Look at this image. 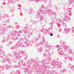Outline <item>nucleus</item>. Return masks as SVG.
Masks as SVG:
<instances>
[{
  "instance_id": "37",
  "label": "nucleus",
  "mask_w": 74,
  "mask_h": 74,
  "mask_svg": "<svg viewBox=\"0 0 74 74\" xmlns=\"http://www.w3.org/2000/svg\"><path fill=\"white\" fill-rule=\"evenodd\" d=\"M7 28H12V27H11V25H9L7 27Z\"/></svg>"
},
{
  "instance_id": "11",
  "label": "nucleus",
  "mask_w": 74,
  "mask_h": 74,
  "mask_svg": "<svg viewBox=\"0 0 74 74\" xmlns=\"http://www.w3.org/2000/svg\"><path fill=\"white\" fill-rule=\"evenodd\" d=\"M0 31L1 32V34H4V31H5V29L3 27H0Z\"/></svg>"
},
{
  "instance_id": "53",
  "label": "nucleus",
  "mask_w": 74,
  "mask_h": 74,
  "mask_svg": "<svg viewBox=\"0 0 74 74\" xmlns=\"http://www.w3.org/2000/svg\"><path fill=\"white\" fill-rule=\"evenodd\" d=\"M23 64L24 66H25L26 65V64H25V63H24Z\"/></svg>"
},
{
  "instance_id": "16",
  "label": "nucleus",
  "mask_w": 74,
  "mask_h": 74,
  "mask_svg": "<svg viewBox=\"0 0 74 74\" xmlns=\"http://www.w3.org/2000/svg\"><path fill=\"white\" fill-rule=\"evenodd\" d=\"M41 32H43L44 33H47L48 30L46 29H41Z\"/></svg>"
},
{
  "instance_id": "38",
  "label": "nucleus",
  "mask_w": 74,
  "mask_h": 74,
  "mask_svg": "<svg viewBox=\"0 0 74 74\" xmlns=\"http://www.w3.org/2000/svg\"><path fill=\"white\" fill-rule=\"evenodd\" d=\"M22 63H23V60H22L21 61V62H20L18 64H19V65L20 64H22Z\"/></svg>"
},
{
  "instance_id": "10",
  "label": "nucleus",
  "mask_w": 74,
  "mask_h": 74,
  "mask_svg": "<svg viewBox=\"0 0 74 74\" xmlns=\"http://www.w3.org/2000/svg\"><path fill=\"white\" fill-rule=\"evenodd\" d=\"M48 44V42H45L44 43L45 45H46L47 47L46 49L48 48L49 49H51V48L52 46L51 45H47V44Z\"/></svg>"
},
{
  "instance_id": "48",
  "label": "nucleus",
  "mask_w": 74,
  "mask_h": 74,
  "mask_svg": "<svg viewBox=\"0 0 74 74\" xmlns=\"http://www.w3.org/2000/svg\"><path fill=\"white\" fill-rule=\"evenodd\" d=\"M59 31L60 32H61L62 31V29H59Z\"/></svg>"
},
{
  "instance_id": "6",
  "label": "nucleus",
  "mask_w": 74,
  "mask_h": 74,
  "mask_svg": "<svg viewBox=\"0 0 74 74\" xmlns=\"http://www.w3.org/2000/svg\"><path fill=\"white\" fill-rule=\"evenodd\" d=\"M52 65L53 66H57V68L58 69H61L62 68V63L60 62H56L53 61L52 62Z\"/></svg>"
},
{
  "instance_id": "17",
  "label": "nucleus",
  "mask_w": 74,
  "mask_h": 74,
  "mask_svg": "<svg viewBox=\"0 0 74 74\" xmlns=\"http://www.w3.org/2000/svg\"><path fill=\"white\" fill-rule=\"evenodd\" d=\"M45 42V40L43 39L42 41L40 43L38 44V45H43V44H44Z\"/></svg>"
},
{
  "instance_id": "7",
  "label": "nucleus",
  "mask_w": 74,
  "mask_h": 74,
  "mask_svg": "<svg viewBox=\"0 0 74 74\" xmlns=\"http://www.w3.org/2000/svg\"><path fill=\"white\" fill-rule=\"evenodd\" d=\"M64 15L65 17V18H63V20L64 21H66V22L67 21L70 20V18L69 17L67 16V13H64Z\"/></svg>"
},
{
  "instance_id": "25",
  "label": "nucleus",
  "mask_w": 74,
  "mask_h": 74,
  "mask_svg": "<svg viewBox=\"0 0 74 74\" xmlns=\"http://www.w3.org/2000/svg\"><path fill=\"white\" fill-rule=\"evenodd\" d=\"M43 50V49L42 48L40 47L38 51V52H41Z\"/></svg>"
},
{
  "instance_id": "40",
  "label": "nucleus",
  "mask_w": 74,
  "mask_h": 74,
  "mask_svg": "<svg viewBox=\"0 0 74 74\" xmlns=\"http://www.w3.org/2000/svg\"><path fill=\"white\" fill-rule=\"evenodd\" d=\"M32 11H33V9H32V8H31L29 10V12H32Z\"/></svg>"
},
{
  "instance_id": "13",
  "label": "nucleus",
  "mask_w": 74,
  "mask_h": 74,
  "mask_svg": "<svg viewBox=\"0 0 74 74\" xmlns=\"http://www.w3.org/2000/svg\"><path fill=\"white\" fill-rule=\"evenodd\" d=\"M45 54L43 55V56L44 57H46V56L47 55H49V53L48 50H45Z\"/></svg>"
},
{
  "instance_id": "41",
  "label": "nucleus",
  "mask_w": 74,
  "mask_h": 74,
  "mask_svg": "<svg viewBox=\"0 0 74 74\" xmlns=\"http://www.w3.org/2000/svg\"><path fill=\"white\" fill-rule=\"evenodd\" d=\"M47 59H48V60H49V61L50 60H51V58H50V57H49V56L48 58H47Z\"/></svg>"
},
{
  "instance_id": "60",
  "label": "nucleus",
  "mask_w": 74,
  "mask_h": 74,
  "mask_svg": "<svg viewBox=\"0 0 74 74\" xmlns=\"http://www.w3.org/2000/svg\"><path fill=\"white\" fill-rule=\"evenodd\" d=\"M24 38H25V39H26V37H25Z\"/></svg>"
},
{
  "instance_id": "61",
  "label": "nucleus",
  "mask_w": 74,
  "mask_h": 74,
  "mask_svg": "<svg viewBox=\"0 0 74 74\" xmlns=\"http://www.w3.org/2000/svg\"><path fill=\"white\" fill-rule=\"evenodd\" d=\"M40 37V35H39V38H41Z\"/></svg>"
},
{
  "instance_id": "46",
  "label": "nucleus",
  "mask_w": 74,
  "mask_h": 74,
  "mask_svg": "<svg viewBox=\"0 0 74 74\" xmlns=\"http://www.w3.org/2000/svg\"><path fill=\"white\" fill-rule=\"evenodd\" d=\"M48 7H51V5H48Z\"/></svg>"
},
{
  "instance_id": "20",
  "label": "nucleus",
  "mask_w": 74,
  "mask_h": 74,
  "mask_svg": "<svg viewBox=\"0 0 74 74\" xmlns=\"http://www.w3.org/2000/svg\"><path fill=\"white\" fill-rule=\"evenodd\" d=\"M67 56H68V58H69V60L72 61L73 60H74V59L73 58H72V57H69V56H67Z\"/></svg>"
},
{
  "instance_id": "15",
  "label": "nucleus",
  "mask_w": 74,
  "mask_h": 74,
  "mask_svg": "<svg viewBox=\"0 0 74 74\" xmlns=\"http://www.w3.org/2000/svg\"><path fill=\"white\" fill-rule=\"evenodd\" d=\"M9 40V37H7L5 39H4L3 41H2V42H5L6 41H8Z\"/></svg>"
},
{
  "instance_id": "64",
  "label": "nucleus",
  "mask_w": 74,
  "mask_h": 74,
  "mask_svg": "<svg viewBox=\"0 0 74 74\" xmlns=\"http://www.w3.org/2000/svg\"><path fill=\"white\" fill-rule=\"evenodd\" d=\"M25 29H27V27Z\"/></svg>"
},
{
  "instance_id": "5",
  "label": "nucleus",
  "mask_w": 74,
  "mask_h": 74,
  "mask_svg": "<svg viewBox=\"0 0 74 74\" xmlns=\"http://www.w3.org/2000/svg\"><path fill=\"white\" fill-rule=\"evenodd\" d=\"M13 54L14 55H15L16 58V59H17L20 58V56H21V55H24L25 54V52L23 51H20L19 53L16 51L14 52Z\"/></svg>"
},
{
  "instance_id": "26",
  "label": "nucleus",
  "mask_w": 74,
  "mask_h": 74,
  "mask_svg": "<svg viewBox=\"0 0 74 74\" xmlns=\"http://www.w3.org/2000/svg\"><path fill=\"white\" fill-rule=\"evenodd\" d=\"M56 48L58 49V51H60L59 46L57 45L56 46Z\"/></svg>"
},
{
  "instance_id": "8",
  "label": "nucleus",
  "mask_w": 74,
  "mask_h": 74,
  "mask_svg": "<svg viewBox=\"0 0 74 74\" xmlns=\"http://www.w3.org/2000/svg\"><path fill=\"white\" fill-rule=\"evenodd\" d=\"M60 52H59L58 51V53H59V54L60 55H64V59L65 60H66V59H67V58H68V56H67V54H64L63 53V52L62 50H60Z\"/></svg>"
},
{
  "instance_id": "57",
  "label": "nucleus",
  "mask_w": 74,
  "mask_h": 74,
  "mask_svg": "<svg viewBox=\"0 0 74 74\" xmlns=\"http://www.w3.org/2000/svg\"><path fill=\"white\" fill-rule=\"evenodd\" d=\"M15 25H17V23H15Z\"/></svg>"
},
{
  "instance_id": "24",
  "label": "nucleus",
  "mask_w": 74,
  "mask_h": 74,
  "mask_svg": "<svg viewBox=\"0 0 74 74\" xmlns=\"http://www.w3.org/2000/svg\"><path fill=\"white\" fill-rule=\"evenodd\" d=\"M21 73V71H16V73L14 74H19Z\"/></svg>"
},
{
  "instance_id": "59",
  "label": "nucleus",
  "mask_w": 74,
  "mask_h": 74,
  "mask_svg": "<svg viewBox=\"0 0 74 74\" xmlns=\"http://www.w3.org/2000/svg\"><path fill=\"white\" fill-rule=\"evenodd\" d=\"M27 66H29V67H30V65H29H29H27Z\"/></svg>"
},
{
  "instance_id": "31",
  "label": "nucleus",
  "mask_w": 74,
  "mask_h": 74,
  "mask_svg": "<svg viewBox=\"0 0 74 74\" xmlns=\"http://www.w3.org/2000/svg\"><path fill=\"white\" fill-rule=\"evenodd\" d=\"M57 25L58 27H60V24L58 22L57 23Z\"/></svg>"
},
{
  "instance_id": "54",
  "label": "nucleus",
  "mask_w": 74,
  "mask_h": 74,
  "mask_svg": "<svg viewBox=\"0 0 74 74\" xmlns=\"http://www.w3.org/2000/svg\"><path fill=\"white\" fill-rule=\"evenodd\" d=\"M3 4H4V5H5V3L4 2V3H3Z\"/></svg>"
},
{
  "instance_id": "1",
  "label": "nucleus",
  "mask_w": 74,
  "mask_h": 74,
  "mask_svg": "<svg viewBox=\"0 0 74 74\" xmlns=\"http://www.w3.org/2000/svg\"><path fill=\"white\" fill-rule=\"evenodd\" d=\"M39 12H38L36 16L38 18H39L41 21H43L44 20V14H45L47 13L48 15H56V13L55 12L51 11V10H42L40 9Z\"/></svg>"
},
{
  "instance_id": "43",
  "label": "nucleus",
  "mask_w": 74,
  "mask_h": 74,
  "mask_svg": "<svg viewBox=\"0 0 74 74\" xmlns=\"http://www.w3.org/2000/svg\"><path fill=\"white\" fill-rule=\"evenodd\" d=\"M4 16L5 17H8V16L6 14H4Z\"/></svg>"
},
{
  "instance_id": "14",
  "label": "nucleus",
  "mask_w": 74,
  "mask_h": 74,
  "mask_svg": "<svg viewBox=\"0 0 74 74\" xmlns=\"http://www.w3.org/2000/svg\"><path fill=\"white\" fill-rule=\"evenodd\" d=\"M64 29L65 30H66V32H65L66 34H68L70 31V28H65Z\"/></svg>"
},
{
  "instance_id": "58",
  "label": "nucleus",
  "mask_w": 74,
  "mask_h": 74,
  "mask_svg": "<svg viewBox=\"0 0 74 74\" xmlns=\"http://www.w3.org/2000/svg\"><path fill=\"white\" fill-rule=\"evenodd\" d=\"M51 26L52 27V24H51Z\"/></svg>"
},
{
  "instance_id": "36",
  "label": "nucleus",
  "mask_w": 74,
  "mask_h": 74,
  "mask_svg": "<svg viewBox=\"0 0 74 74\" xmlns=\"http://www.w3.org/2000/svg\"><path fill=\"white\" fill-rule=\"evenodd\" d=\"M14 68H16V67H19V66L17 65H14L13 66Z\"/></svg>"
},
{
  "instance_id": "47",
  "label": "nucleus",
  "mask_w": 74,
  "mask_h": 74,
  "mask_svg": "<svg viewBox=\"0 0 74 74\" xmlns=\"http://www.w3.org/2000/svg\"><path fill=\"white\" fill-rule=\"evenodd\" d=\"M9 44H12V42H9Z\"/></svg>"
},
{
  "instance_id": "3",
  "label": "nucleus",
  "mask_w": 74,
  "mask_h": 74,
  "mask_svg": "<svg viewBox=\"0 0 74 74\" xmlns=\"http://www.w3.org/2000/svg\"><path fill=\"white\" fill-rule=\"evenodd\" d=\"M25 43H23L21 42H18L16 44V45L15 46H13L10 48L11 49H16L17 48H19V47H25V45H23L25 44Z\"/></svg>"
},
{
  "instance_id": "45",
  "label": "nucleus",
  "mask_w": 74,
  "mask_h": 74,
  "mask_svg": "<svg viewBox=\"0 0 74 74\" xmlns=\"http://www.w3.org/2000/svg\"><path fill=\"white\" fill-rule=\"evenodd\" d=\"M1 68H2L3 69V70H4V66H2L1 67Z\"/></svg>"
},
{
  "instance_id": "30",
  "label": "nucleus",
  "mask_w": 74,
  "mask_h": 74,
  "mask_svg": "<svg viewBox=\"0 0 74 74\" xmlns=\"http://www.w3.org/2000/svg\"><path fill=\"white\" fill-rule=\"evenodd\" d=\"M5 67H6L7 70H8V69L10 68V66L9 65H6Z\"/></svg>"
},
{
  "instance_id": "33",
  "label": "nucleus",
  "mask_w": 74,
  "mask_h": 74,
  "mask_svg": "<svg viewBox=\"0 0 74 74\" xmlns=\"http://www.w3.org/2000/svg\"><path fill=\"white\" fill-rule=\"evenodd\" d=\"M8 1L9 2L12 3H13V0H8Z\"/></svg>"
},
{
  "instance_id": "44",
  "label": "nucleus",
  "mask_w": 74,
  "mask_h": 74,
  "mask_svg": "<svg viewBox=\"0 0 74 74\" xmlns=\"http://www.w3.org/2000/svg\"><path fill=\"white\" fill-rule=\"evenodd\" d=\"M50 36H53V34H52V33L50 34Z\"/></svg>"
},
{
  "instance_id": "32",
  "label": "nucleus",
  "mask_w": 74,
  "mask_h": 74,
  "mask_svg": "<svg viewBox=\"0 0 74 74\" xmlns=\"http://www.w3.org/2000/svg\"><path fill=\"white\" fill-rule=\"evenodd\" d=\"M60 73H64L65 72V70L64 69L63 71H59Z\"/></svg>"
},
{
  "instance_id": "62",
  "label": "nucleus",
  "mask_w": 74,
  "mask_h": 74,
  "mask_svg": "<svg viewBox=\"0 0 74 74\" xmlns=\"http://www.w3.org/2000/svg\"><path fill=\"white\" fill-rule=\"evenodd\" d=\"M26 59H27L26 58H25V60H26Z\"/></svg>"
},
{
  "instance_id": "63",
  "label": "nucleus",
  "mask_w": 74,
  "mask_h": 74,
  "mask_svg": "<svg viewBox=\"0 0 74 74\" xmlns=\"http://www.w3.org/2000/svg\"><path fill=\"white\" fill-rule=\"evenodd\" d=\"M26 71H27V70H25Z\"/></svg>"
},
{
  "instance_id": "27",
  "label": "nucleus",
  "mask_w": 74,
  "mask_h": 74,
  "mask_svg": "<svg viewBox=\"0 0 74 74\" xmlns=\"http://www.w3.org/2000/svg\"><path fill=\"white\" fill-rule=\"evenodd\" d=\"M71 31H72V33L74 32V27H72L71 28Z\"/></svg>"
},
{
  "instance_id": "51",
  "label": "nucleus",
  "mask_w": 74,
  "mask_h": 74,
  "mask_svg": "<svg viewBox=\"0 0 74 74\" xmlns=\"http://www.w3.org/2000/svg\"><path fill=\"white\" fill-rule=\"evenodd\" d=\"M18 27H19V26L18 25H17L16 26V29H18Z\"/></svg>"
},
{
  "instance_id": "39",
  "label": "nucleus",
  "mask_w": 74,
  "mask_h": 74,
  "mask_svg": "<svg viewBox=\"0 0 74 74\" xmlns=\"http://www.w3.org/2000/svg\"><path fill=\"white\" fill-rule=\"evenodd\" d=\"M14 10H15V9L12 8V9H11V12H13L14 11Z\"/></svg>"
},
{
  "instance_id": "29",
  "label": "nucleus",
  "mask_w": 74,
  "mask_h": 74,
  "mask_svg": "<svg viewBox=\"0 0 74 74\" xmlns=\"http://www.w3.org/2000/svg\"><path fill=\"white\" fill-rule=\"evenodd\" d=\"M7 61L9 62V63H10V62H11V61L10 60V58H7Z\"/></svg>"
},
{
  "instance_id": "28",
  "label": "nucleus",
  "mask_w": 74,
  "mask_h": 74,
  "mask_svg": "<svg viewBox=\"0 0 74 74\" xmlns=\"http://www.w3.org/2000/svg\"><path fill=\"white\" fill-rule=\"evenodd\" d=\"M34 1L35 2H37V1H44V0H35Z\"/></svg>"
},
{
  "instance_id": "50",
  "label": "nucleus",
  "mask_w": 74,
  "mask_h": 74,
  "mask_svg": "<svg viewBox=\"0 0 74 74\" xmlns=\"http://www.w3.org/2000/svg\"><path fill=\"white\" fill-rule=\"evenodd\" d=\"M30 61H28V64H29V63H30Z\"/></svg>"
},
{
  "instance_id": "4",
  "label": "nucleus",
  "mask_w": 74,
  "mask_h": 74,
  "mask_svg": "<svg viewBox=\"0 0 74 74\" xmlns=\"http://www.w3.org/2000/svg\"><path fill=\"white\" fill-rule=\"evenodd\" d=\"M19 41L18 42H22L23 43H25L23 44L24 45H25V44L27 47L28 46H30V42H31V41H29L28 39H26L25 40V41H23V38H21L20 39H19Z\"/></svg>"
},
{
  "instance_id": "42",
  "label": "nucleus",
  "mask_w": 74,
  "mask_h": 74,
  "mask_svg": "<svg viewBox=\"0 0 74 74\" xmlns=\"http://www.w3.org/2000/svg\"><path fill=\"white\" fill-rule=\"evenodd\" d=\"M41 8H42L43 9H44V8H45V7L43 5H42L41 6Z\"/></svg>"
},
{
  "instance_id": "49",
  "label": "nucleus",
  "mask_w": 74,
  "mask_h": 74,
  "mask_svg": "<svg viewBox=\"0 0 74 74\" xmlns=\"http://www.w3.org/2000/svg\"><path fill=\"white\" fill-rule=\"evenodd\" d=\"M23 32H24V33H27V32H25V31H24Z\"/></svg>"
},
{
  "instance_id": "55",
  "label": "nucleus",
  "mask_w": 74,
  "mask_h": 74,
  "mask_svg": "<svg viewBox=\"0 0 74 74\" xmlns=\"http://www.w3.org/2000/svg\"><path fill=\"white\" fill-rule=\"evenodd\" d=\"M60 36L59 35H58L57 36V37H58V38H59V37Z\"/></svg>"
},
{
  "instance_id": "56",
  "label": "nucleus",
  "mask_w": 74,
  "mask_h": 74,
  "mask_svg": "<svg viewBox=\"0 0 74 74\" xmlns=\"http://www.w3.org/2000/svg\"><path fill=\"white\" fill-rule=\"evenodd\" d=\"M34 23H35V24H37V22H36L35 23L34 22Z\"/></svg>"
},
{
  "instance_id": "22",
  "label": "nucleus",
  "mask_w": 74,
  "mask_h": 74,
  "mask_svg": "<svg viewBox=\"0 0 74 74\" xmlns=\"http://www.w3.org/2000/svg\"><path fill=\"white\" fill-rule=\"evenodd\" d=\"M1 53L4 54V51H2V50L1 49H0V55H1Z\"/></svg>"
},
{
  "instance_id": "52",
  "label": "nucleus",
  "mask_w": 74,
  "mask_h": 74,
  "mask_svg": "<svg viewBox=\"0 0 74 74\" xmlns=\"http://www.w3.org/2000/svg\"><path fill=\"white\" fill-rule=\"evenodd\" d=\"M30 1H34L35 0H29Z\"/></svg>"
},
{
  "instance_id": "21",
  "label": "nucleus",
  "mask_w": 74,
  "mask_h": 74,
  "mask_svg": "<svg viewBox=\"0 0 74 74\" xmlns=\"http://www.w3.org/2000/svg\"><path fill=\"white\" fill-rule=\"evenodd\" d=\"M69 4H74V0H69Z\"/></svg>"
},
{
  "instance_id": "12",
  "label": "nucleus",
  "mask_w": 74,
  "mask_h": 74,
  "mask_svg": "<svg viewBox=\"0 0 74 74\" xmlns=\"http://www.w3.org/2000/svg\"><path fill=\"white\" fill-rule=\"evenodd\" d=\"M57 21H59V22H60L62 23V25H63V26H65V27H66V24L64 23H63V20L60 19H57Z\"/></svg>"
},
{
  "instance_id": "18",
  "label": "nucleus",
  "mask_w": 74,
  "mask_h": 74,
  "mask_svg": "<svg viewBox=\"0 0 74 74\" xmlns=\"http://www.w3.org/2000/svg\"><path fill=\"white\" fill-rule=\"evenodd\" d=\"M39 40V38L36 37L34 39H33L32 41V42L33 43H34L35 42V41H38Z\"/></svg>"
},
{
  "instance_id": "2",
  "label": "nucleus",
  "mask_w": 74,
  "mask_h": 74,
  "mask_svg": "<svg viewBox=\"0 0 74 74\" xmlns=\"http://www.w3.org/2000/svg\"><path fill=\"white\" fill-rule=\"evenodd\" d=\"M19 33H22V31H17V33H16L14 31L11 32L10 34L12 36L10 37V38L12 40H18V38L16 37L20 36V35L19 34Z\"/></svg>"
},
{
  "instance_id": "9",
  "label": "nucleus",
  "mask_w": 74,
  "mask_h": 74,
  "mask_svg": "<svg viewBox=\"0 0 74 74\" xmlns=\"http://www.w3.org/2000/svg\"><path fill=\"white\" fill-rule=\"evenodd\" d=\"M61 45L62 47H63L64 52H66V51L67 50V49H68V47L66 46L64 44H61Z\"/></svg>"
},
{
  "instance_id": "19",
  "label": "nucleus",
  "mask_w": 74,
  "mask_h": 74,
  "mask_svg": "<svg viewBox=\"0 0 74 74\" xmlns=\"http://www.w3.org/2000/svg\"><path fill=\"white\" fill-rule=\"evenodd\" d=\"M69 67L71 69H72L73 70H74V65H73L71 64L69 65Z\"/></svg>"
},
{
  "instance_id": "23",
  "label": "nucleus",
  "mask_w": 74,
  "mask_h": 74,
  "mask_svg": "<svg viewBox=\"0 0 74 74\" xmlns=\"http://www.w3.org/2000/svg\"><path fill=\"white\" fill-rule=\"evenodd\" d=\"M18 6L19 8H18V10H20L22 7V6L19 4H18Z\"/></svg>"
},
{
  "instance_id": "35",
  "label": "nucleus",
  "mask_w": 74,
  "mask_h": 74,
  "mask_svg": "<svg viewBox=\"0 0 74 74\" xmlns=\"http://www.w3.org/2000/svg\"><path fill=\"white\" fill-rule=\"evenodd\" d=\"M6 62V61H5V59H4V58L3 59V61L2 62L3 63H4Z\"/></svg>"
},
{
  "instance_id": "34",
  "label": "nucleus",
  "mask_w": 74,
  "mask_h": 74,
  "mask_svg": "<svg viewBox=\"0 0 74 74\" xmlns=\"http://www.w3.org/2000/svg\"><path fill=\"white\" fill-rule=\"evenodd\" d=\"M68 11L69 12H71V9L70 8H68Z\"/></svg>"
}]
</instances>
